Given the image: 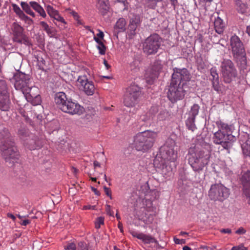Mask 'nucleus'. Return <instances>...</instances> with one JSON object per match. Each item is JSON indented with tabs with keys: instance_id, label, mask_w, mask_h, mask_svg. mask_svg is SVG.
<instances>
[{
	"instance_id": "nucleus-19",
	"label": "nucleus",
	"mask_w": 250,
	"mask_h": 250,
	"mask_svg": "<svg viewBox=\"0 0 250 250\" xmlns=\"http://www.w3.org/2000/svg\"><path fill=\"white\" fill-rule=\"evenodd\" d=\"M141 23L140 17L139 15H134L130 19L128 25V36L129 39H132L136 34V31Z\"/></svg>"
},
{
	"instance_id": "nucleus-20",
	"label": "nucleus",
	"mask_w": 250,
	"mask_h": 250,
	"mask_svg": "<svg viewBox=\"0 0 250 250\" xmlns=\"http://www.w3.org/2000/svg\"><path fill=\"white\" fill-rule=\"evenodd\" d=\"M161 69L162 66L159 64L157 66L153 65L152 68L148 71L146 76V82L148 83L151 84L158 77Z\"/></svg>"
},
{
	"instance_id": "nucleus-1",
	"label": "nucleus",
	"mask_w": 250,
	"mask_h": 250,
	"mask_svg": "<svg viewBox=\"0 0 250 250\" xmlns=\"http://www.w3.org/2000/svg\"><path fill=\"white\" fill-rule=\"evenodd\" d=\"M176 146L175 141L168 138L165 144L160 147L159 153L154 160L155 167L163 169L166 166L167 162L175 161L177 158V152L175 149Z\"/></svg>"
},
{
	"instance_id": "nucleus-8",
	"label": "nucleus",
	"mask_w": 250,
	"mask_h": 250,
	"mask_svg": "<svg viewBox=\"0 0 250 250\" xmlns=\"http://www.w3.org/2000/svg\"><path fill=\"white\" fill-rule=\"evenodd\" d=\"M213 142L216 145H221L224 149L229 150L236 140V137L230 134H225L218 130L213 134Z\"/></svg>"
},
{
	"instance_id": "nucleus-53",
	"label": "nucleus",
	"mask_w": 250,
	"mask_h": 250,
	"mask_svg": "<svg viewBox=\"0 0 250 250\" xmlns=\"http://www.w3.org/2000/svg\"><path fill=\"white\" fill-rule=\"evenodd\" d=\"M248 248L244 247V245H241L238 246L233 247L231 250H247Z\"/></svg>"
},
{
	"instance_id": "nucleus-62",
	"label": "nucleus",
	"mask_w": 250,
	"mask_h": 250,
	"mask_svg": "<svg viewBox=\"0 0 250 250\" xmlns=\"http://www.w3.org/2000/svg\"><path fill=\"white\" fill-rule=\"evenodd\" d=\"M104 63L107 70L109 69V68H110V65L108 64L106 60H104Z\"/></svg>"
},
{
	"instance_id": "nucleus-38",
	"label": "nucleus",
	"mask_w": 250,
	"mask_h": 250,
	"mask_svg": "<svg viewBox=\"0 0 250 250\" xmlns=\"http://www.w3.org/2000/svg\"><path fill=\"white\" fill-rule=\"evenodd\" d=\"M46 11L50 17L53 19L59 14V12L55 9L52 6L47 5L45 6Z\"/></svg>"
},
{
	"instance_id": "nucleus-10",
	"label": "nucleus",
	"mask_w": 250,
	"mask_h": 250,
	"mask_svg": "<svg viewBox=\"0 0 250 250\" xmlns=\"http://www.w3.org/2000/svg\"><path fill=\"white\" fill-rule=\"evenodd\" d=\"M140 94V88L136 84L130 85L125 93L124 99L125 105L132 107L137 103V99Z\"/></svg>"
},
{
	"instance_id": "nucleus-33",
	"label": "nucleus",
	"mask_w": 250,
	"mask_h": 250,
	"mask_svg": "<svg viewBox=\"0 0 250 250\" xmlns=\"http://www.w3.org/2000/svg\"><path fill=\"white\" fill-rule=\"evenodd\" d=\"M21 6L23 12H25L27 14L29 15L32 17H35V13L31 9L30 2L27 3V2L21 1Z\"/></svg>"
},
{
	"instance_id": "nucleus-35",
	"label": "nucleus",
	"mask_w": 250,
	"mask_h": 250,
	"mask_svg": "<svg viewBox=\"0 0 250 250\" xmlns=\"http://www.w3.org/2000/svg\"><path fill=\"white\" fill-rule=\"evenodd\" d=\"M126 21L124 18H120L116 22L114 28L119 29V31H125V30Z\"/></svg>"
},
{
	"instance_id": "nucleus-45",
	"label": "nucleus",
	"mask_w": 250,
	"mask_h": 250,
	"mask_svg": "<svg viewBox=\"0 0 250 250\" xmlns=\"http://www.w3.org/2000/svg\"><path fill=\"white\" fill-rule=\"evenodd\" d=\"M104 223V218H103L102 217H99L97 218V219L95 223V228L98 229H99L101 227V225H103Z\"/></svg>"
},
{
	"instance_id": "nucleus-47",
	"label": "nucleus",
	"mask_w": 250,
	"mask_h": 250,
	"mask_svg": "<svg viewBox=\"0 0 250 250\" xmlns=\"http://www.w3.org/2000/svg\"><path fill=\"white\" fill-rule=\"evenodd\" d=\"M197 66L199 69H204L206 65L202 60H200L197 61Z\"/></svg>"
},
{
	"instance_id": "nucleus-25",
	"label": "nucleus",
	"mask_w": 250,
	"mask_h": 250,
	"mask_svg": "<svg viewBox=\"0 0 250 250\" xmlns=\"http://www.w3.org/2000/svg\"><path fill=\"white\" fill-rule=\"evenodd\" d=\"M11 5L12 6L13 10L21 20L26 21L30 19L29 17L25 14L24 12L17 4L13 3L11 4Z\"/></svg>"
},
{
	"instance_id": "nucleus-30",
	"label": "nucleus",
	"mask_w": 250,
	"mask_h": 250,
	"mask_svg": "<svg viewBox=\"0 0 250 250\" xmlns=\"http://www.w3.org/2000/svg\"><path fill=\"white\" fill-rule=\"evenodd\" d=\"M10 101L9 97H0V110L8 111L10 108Z\"/></svg>"
},
{
	"instance_id": "nucleus-59",
	"label": "nucleus",
	"mask_w": 250,
	"mask_h": 250,
	"mask_svg": "<svg viewBox=\"0 0 250 250\" xmlns=\"http://www.w3.org/2000/svg\"><path fill=\"white\" fill-rule=\"evenodd\" d=\"M91 190H92V191H93L94 192V193L96 195H98V196H99L100 195V191H98L96 188L92 187Z\"/></svg>"
},
{
	"instance_id": "nucleus-52",
	"label": "nucleus",
	"mask_w": 250,
	"mask_h": 250,
	"mask_svg": "<svg viewBox=\"0 0 250 250\" xmlns=\"http://www.w3.org/2000/svg\"><path fill=\"white\" fill-rule=\"evenodd\" d=\"M71 14L73 16L74 18L78 21V23L82 24V23L79 20V16L78 13L74 11L71 12Z\"/></svg>"
},
{
	"instance_id": "nucleus-4",
	"label": "nucleus",
	"mask_w": 250,
	"mask_h": 250,
	"mask_svg": "<svg viewBox=\"0 0 250 250\" xmlns=\"http://www.w3.org/2000/svg\"><path fill=\"white\" fill-rule=\"evenodd\" d=\"M230 46L234 59L242 68H245L247 65L246 53L243 44L239 38L232 36L230 38Z\"/></svg>"
},
{
	"instance_id": "nucleus-28",
	"label": "nucleus",
	"mask_w": 250,
	"mask_h": 250,
	"mask_svg": "<svg viewBox=\"0 0 250 250\" xmlns=\"http://www.w3.org/2000/svg\"><path fill=\"white\" fill-rule=\"evenodd\" d=\"M217 125L219 128L218 130H220L222 132L225 133V134H232V130L234 129L233 125H228L222 122H217Z\"/></svg>"
},
{
	"instance_id": "nucleus-61",
	"label": "nucleus",
	"mask_w": 250,
	"mask_h": 250,
	"mask_svg": "<svg viewBox=\"0 0 250 250\" xmlns=\"http://www.w3.org/2000/svg\"><path fill=\"white\" fill-rule=\"evenodd\" d=\"M94 40L98 44H100V43L103 42L100 39V38H98L97 37H94Z\"/></svg>"
},
{
	"instance_id": "nucleus-64",
	"label": "nucleus",
	"mask_w": 250,
	"mask_h": 250,
	"mask_svg": "<svg viewBox=\"0 0 250 250\" xmlns=\"http://www.w3.org/2000/svg\"><path fill=\"white\" fill-rule=\"evenodd\" d=\"M93 165H94V167L95 168H96V167H100V166H101L100 163H99L97 161H95L94 162Z\"/></svg>"
},
{
	"instance_id": "nucleus-9",
	"label": "nucleus",
	"mask_w": 250,
	"mask_h": 250,
	"mask_svg": "<svg viewBox=\"0 0 250 250\" xmlns=\"http://www.w3.org/2000/svg\"><path fill=\"white\" fill-rule=\"evenodd\" d=\"M186 86L184 84L171 82L168 86L167 95L168 99L172 102L175 103L178 100L183 99L186 94Z\"/></svg>"
},
{
	"instance_id": "nucleus-27",
	"label": "nucleus",
	"mask_w": 250,
	"mask_h": 250,
	"mask_svg": "<svg viewBox=\"0 0 250 250\" xmlns=\"http://www.w3.org/2000/svg\"><path fill=\"white\" fill-rule=\"evenodd\" d=\"M138 239L142 241L146 244H149L151 243H158V241L155 237L150 234H146L143 233L138 237Z\"/></svg>"
},
{
	"instance_id": "nucleus-46",
	"label": "nucleus",
	"mask_w": 250,
	"mask_h": 250,
	"mask_svg": "<svg viewBox=\"0 0 250 250\" xmlns=\"http://www.w3.org/2000/svg\"><path fill=\"white\" fill-rule=\"evenodd\" d=\"M28 131L24 128H21L18 131V134L21 139L24 140V138L26 137Z\"/></svg>"
},
{
	"instance_id": "nucleus-14",
	"label": "nucleus",
	"mask_w": 250,
	"mask_h": 250,
	"mask_svg": "<svg viewBox=\"0 0 250 250\" xmlns=\"http://www.w3.org/2000/svg\"><path fill=\"white\" fill-rule=\"evenodd\" d=\"M173 73L171 76V82L184 84L187 86V82L190 79V74L188 70L185 68H178L175 67L173 69Z\"/></svg>"
},
{
	"instance_id": "nucleus-31",
	"label": "nucleus",
	"mask_w": 250,
	"mask_h": 250,
	"mask_svg": "<svg viewBox=\"0 0 250 250\" xmlns=\"http://www.w3.org/2000/svg\"><path fill=\"white\" fill-rule=\"evenodd\" d=\"M30 5L34 10L39 13V14L43 18L46 17V13L43 8L36 1H30Z\"/></svg>"
},
{
	"instance_id": "nucleus-12",
	"label": "nucleus",
	"mask_w": 250,
	"mask_h": 250,
	"mask_svg": "<svg viewBox=\"0 0 250 250\" xmlns=\"http://www.w3.org/2000/svg\"><path fill=\"white\" fill-rule=\"evenodd\" d=\"M11 29L13 32L14 42L28 46L32 45L29 38L23 33V27L18 22H14L12 23Z\"/></svg>"
},
{
	"instance_id": "nucleus-56",
	"label": "nucleus",
	"mask_w": 250,
	"mask_h": 250,
	"mask_svg": "<svg viewBox=\"0 0 250 250\" xmlns=\"http://www.w3.org/2000/svg\"><path fill=\"white\" fill-rule=\"evenodd\" d=\"M170 1L171 5L173 6V8L175 9L176 6L178 5V0H169Z\"/></svg>"
},
{
	"instance_id": "nucleus-26",
	"label": "nucleus",
	"mask_w": 250,
	"mask_h": 250,
	"mask_svg": "<svg viewBox=\"0 0 250 250\" xmlns=\"http://www.w3.org/2000/svg\"><path fill=\"white\" fill-rule=\"evenodd\" d=\"M40 25L49 37H54L56 32L53 27L49 26L46 22L43 21H40Z\"/></svg>"
},
{
	"instance_id": "nucleus-41",
	"label": "nucleus",
	"mask_w": 250,
	"mask_h": 250,
	"mask_svg": "<svg viewBox=\"0 0 250 250\" xmlns=\"http://www.w3.org/2000/svg\"><path fill=\"white\" fill-rule=\"evenodd\" d=\"M164 0H147V4L148 7L151 9H155L158 2H162Z\"/></svg>"
},
{
	"instance_id": "nucleus-44",
	"label": "nucleus",
	"mask_w": 250,
	"mask_h": 250,
	"mask_svg": "<svg viewBox=\"0 0 250 250\" xmlns=\"http://www.w3.org/2000/svg\"><path fill=\"white\" fill-rule=\"evenodd\" d=\"M247 7L244 3H240L237 8L238 11L242 14L245 13L247 10Z\"/></svg>"
},
{
	"instance_id": "nucleus-34",
	"label": "nucleus",
	"mask_w": 250,
	"mask_h": 250,
	"mask_svg": "<svg viewBox=\"0 0 250 250\" xmlns=\"http://www.w3.org/2000/svg\"><path fill=\"white\" fill-rule=\"evenodd\" d=\"M1 96L9 97L7 85L4 80H0V97Z\"/></svg>"
},
{
	"instance_id": "nucleus-21",
	"label": "nucleus",
	"mask_w": 250,
	"mask_h": 250,
	"mask_svg": "<svg viewBox=\"0 0 250 250\" xmlns=\"http://www.w3.org/2000/svg\"><path fill=\"white\" fill-rule=\"evenodd\" d=\"M249 134H245L240 137L241 148L245 157L250 156V141Z\"/></svg>"
},
{
	"instance_id": "nucleus-16",
	"label": "nucleus",
	"mask_w": 250,
	"mask_h": 250,
	"mask_svg": "<svg viewBox=\"0 0 250 250\" xmlns=\"http://www.w3.org/2000/svg\"><path fill=\"white\" fill-rule=\"evenodd\" d=\"M14 86L17 90H21L22 92L29 85L30 77L28 75L21 72H17L13 76Z\"/></svg>"
},
{
	"instance_id": "nucleus-11",
	"label": "nucleus",
	"mask_w": 250,
	"mask_h": 250,
	"mask_svg": "<svg viewBox=\"0 0 250 250\" xmlns=\"http://www.w3.org/2000/svg\"><path fill=\"white\" fill-rule=\"evenodd\" d=\"M222 73L224 81L230 83L237 76V71L234 65L230 60H225L221 64Z\"/></svg>"
},
{
	"instance_id": "nucleus-51",
	"label": "nucleus",
	"mask_w": 250,
	"mask_h": 250,
	"mask_svg": "<svg viewBox=\"0 0 250 250\" xmlns=\"http://www.w3.org/2000/svg\"><path fill=\"white\" fill-rule=\"evenodd\" d=\"M173 240L175 244H185L186 243V240L185 239H179L174 237L173 238Z\"/></svg>"
},
{
	"instance_id": "nucleus-2",
	"label": "nucleus",
	"mask_w": 250,
	"mask_h": 250,
	"mask_svg": "<svg viewBox=\"0 0 250 250\" xmlns=\"http://www.w3.org/2000/svg\"><path fill=\"white\" fill-rule=\"evenodd\" d=\"M188 155V163L195 171L202 170L208 165L210 157L208 151L199 150L195 146L189 148Z\"/></svg>"
},
{
	"instance_id": "nucleus-48",
	"label": "nucleus",
	"mask_w": 250,
	"mask_h": 250,
	"mask_svg": "<svg viewBox=\"0 0 250 250\" xmlns=\"http://www.w3.org/2000/svg\"><path fill=\"white\" fill-rule=\"evenodd\" d=\"M76 247L75 244L71 243L68 244L67 246L65 247V250H76Z\"/></svg>"
},
{
	"instance_id": "nucleus-18",
	"label": "nucleus",
	"mask_w": 250,
	"mask_h": 250,
	"mask_svg": "<svg viewBox=\"0 0 250 250\" xmlns=\"http://www.w3.org/2000/svg\"><path fill=\"white\" fill-rule=\"evenodd\" d=\"M241 184L244 195L249 198L248 203L250 201V171L248 170L240 178Z\"/></svg>"
},
{
	"instance_id": "nucleus-43",
	"label": "nucleus",
	"mask_w": 250,
	"mask_h": 250,
	"mask_svg": "<svg viewBox=\"0 0 250 250\" xmlns=\"http://www.w3.org/2000/svg\"><path fill=\"white\" fill-rule=\"evenodd\" d=\"M98 49L99 50V53L101 55H104L106 51V46L103 43V42L98 44L97 46Z\"/></svg>"
},
{
	"instance_id": "nucleus-40",
	"label": "nucleus",
	"mask_w": 250,
	"mask_h": 250,
	"mask_svg": "<svg viewBox=\"0 0 250 250\" xmlns=\"http://www.w3.org/2000/svg\"><path fill=\"white\" fill-rule=\"evenodd\" d=\"M27 146L28 145V147L30 149H35L40 147L39 141L35 142L33 139L29 140L27 143Z\"/></svg>"
},
{
	"instance_id": "nucleus-58",
	"label": "nucleus",
	"mask_w": 250,
	"mask_h": 250,
	"mask_svg": "<svg viewBox=\"0 0 250 250\" xmlns=\"http://www.w3.org/2000/svg\"><path fill=\"white\" fill-rule=\"evenodd\" d=\"M99 33H98L97 34V37H98V38H100V39L101 40H103L104 39V34L103 33V32H102V31L99 30Z\"/></svg>"
},
{
	"instance_id": "nucleus-24",
	"label": "nucleus",
	"mask_w": 250,
	"mask_h": 250,
	"mask_svg": "<svg viewBox=\"0 0 250 250\" xmlns=\"http://www.w3.org/2000/svg\"><path fill=\"white\" fill-rule=\"evenodd\" d=\"M96 6L99 12L103 15H104L109 8L108 0H98Z\"/></svg>"
},
{
	"instance_id": "nucleus-29",
	"label": "nucleus",
	"mask_w": 250,
	"mask_h": 250,
	"mask_svg": "<svg viewBox=\"0 0 250 250\" xmlns=\"http://www.w3.org/2000/svg\"><path fill=\"white\" fill-rule=\"evenodd\" d=\"M54 23L60 29L63 30L66 28L67 22L64 18L60 14L56 16L54 19Z\"/></svg>"
},
{
	"instance_id": "nucleus-17",
	"label": "nucleus",
	"mask_w": 250,
	"mask_h": 250,
	"mask_svg": "<svg viewBox=\"0 0 250 250\" xmlns=\"http://www.w3.org/2000/svg\"><path fill=\"white\" fill-rule=\"evenodd\" d=\"M65 107V110L63 108L60 109L64 112L68 113L70 114H80L83 112V107L78 103L73 102L71 99H68L66 101V104H63Z\"/></svg>"
},
{
	"instance_id": "nucleus-42",
	"label": "nucleus",
	"mask_w": 250,
	"mask_h": 250,
	"mask_svg": "<svg viewBox=\"0 0 250 250\" xmlns=\"http://www.w3.org/2000/svg\"><path fill=\"white\" fill-rule=\"evenodd\" d=\"M90 247L88 244L81 241L78 244V250H89Z\"/></svg>"
},
{
	"instance_id": "nucleus-54",
	"label": "nucleus",
	"mask_w": 250,
	"mask_h": 250,
	"mask_svg": "<svg viewBox=\"0 0 250 250\" xmlns=\"http://www.w3.org/2000/svg\"><path fill=\"white\" fill-rule=\"evenodd\" d=\"M246 232V230L243 228L240 227L235 231V233L237 234H243Z\"/></svg>"
},
{
	"instance_id": "nucleus-32",
	"label": "nucleus",
	"mask_w": 250,
	"mask_h": 250,
	"mask_svg": "<svg viewBox=\"0 0 250 250\" xmlns=\"http://www.w3.org/2000/svg\"><path fill=\"white\" fill-rule=\"evenodd\" d=\"M214 25L215 30L217 33L218 34L223 33L225 25L223 20L221 18L217 17L215 19Z\"/></svg>"
},
{
	"instance_id": "nucleus-3",
	"label": "nucleus",
	"mask_w": 250,
	"mask_h": 250,
	"mask_svg": "<svg viewBox=\"0 0 250 250\" xmlns=\"http://www.w3.org/2000/svg\"><path fill=\"white\" fill-rule=\"evenodd\" d=\"M157 137V132L150 130L138 133L134 138L136 149L137 151H147L153 146Z\"/></svg>"
},
{
	"instance_id": "nucleus-23",
	"label": "nucleus",
	"mask_w": 250,
	"mask_h": 250,
	"mask_svg": "<svg viewBox=\"0 0 250 250\" xmlns=\"http://www.w3.org/2000/svg\"><path fill=\"white\" fill-rule=\"evenodd\" d=\"M55 102L57 104L58 108H63L65 110V107L63 105V104H66V101L68 100L66 94L62 92L57 93L55 95Z\"/></svg>"
},
{
	"instance_id": "nucleus-5",
	"label": "nucleus",
	"mask_w": 250,
	"mask_h": 250,
	"mask_svg": "<svg viewBox=\"0 0 250 250\" xmlns=\"http://www.w3.org/2000/svg\"><path fill=\"white\" fill-rule=\"evenodd\" d=\"M163 40L157 34H151L143 42V52L147 56L156 54L160 49Z\"/></svg>"
},
{
	"instance_id": "nucleus-55",
	"label": "nucleus",
	"mask_w": 250,
	"mask_h": 250,
	"mask_svg": "<svg viewBox=\"0 0 250 250\" xmlns=\"http://www.w3.org/2000/svg\"><path fill=\"white\" fill-rule=\"evenodd\" d=\"M30 222H31V221L29 220H28V219H24V220H23L22 219V220H21L20 224L22 226H26L27 225H28L29 224H30Z\"/></svg>"
},
{
	"instance_id": "nucleus-13",
	"label": "nucleus",
	"mask_w": 250,
	"mask_h": 250,
	"mask_svg": "<svg viewBox=\"0 0 250 250\" xmlns=\"http://www.w3.org/2000/svg\"><path fill=\"white\" fill-rule=\"evenodd\" d=\"M79 89L87 96L93 95L96 90L93 82L89 80L85 75L79 76L77 79Z\"/></svg>"
},
{
	"instance_id": "nucleus-22",
	"label": "nucleus",
	"mask_w": 250,
	"mask_h": 250,
	"mask_svg": "<svg viewBox=\"0 0 250 250\" xmlns=\"http://www.w3.org/2000/svg\"><path fill=\"white\" fill-rule=\"evenodd\" d=\"M210 74L211 77L209 78V80L212 82L213 89L215 91H219L220 87L219 86V76L216 67H212L210 69Z\"/></svg>"
},
{
	"instance_id": "nucleus-37",
	"label": "nucleus",
	"mask_w": 250,
	"mask_h": 250,
	"mask_svg": "<svg viewBox=\"0 0 250 250\" xmlns=\"http://www.w3.org/2000/svg\"><path fill=\"white\" fill-rule=\"evenodd\" d=\"M200 108V106L198 104H194L188 113V116L195 118L199 113Z\"/></svg>"
},
{
	"instance_id": "nucleus-50",
	"label": "nucleus",
	"mask_w": 250,
	"mask_h": 250,
	"mask_svg": "<svg viewBox=\"0 0 250 250\" xmlns=\"http://www.w3.org/2000/svg\"><path fill=\"white\" fill-rule=\"evenodd\" d=\"M104 191L105 193V194L108 196L110 199H112V194H111V190L109 188L105 186L104 187Z\"/></svg>"
},
{
	"instance_id": "nucleus-15",
	"label": "nucleus",
	"mask_w": 250,
	"mask_h": 250,
	"mask_svg": "<svg viewBox=\"0 0 250 250\" xmlns=\"http://www.w3.org/2000/svg\"><path fill=\"white\" fill-rule=\"evenodd\" d=\"M26 100L34 105L40 104L41 98L39 94V89L36 86H29L22 92Z\"/></svg>"
},
{
	"instance_id": "nucleus-39",
	"label": "nucleus",
	"mask_w": 250,
	"mask_h": 250,
	"mask_svg": "<svg viewBox=\"0 0 250 250\" xmlns=\"http://www.w3.org/2000/svg\"><path fill=\"white\" fill-rule=\"evenodd\" d=\"M140 61L138 59H134L132 62L129 64V67L131 71L134 72L138 71L139 69Z\"/></svg>"
},
{
	"instance_id": "nucleus-36",
	"label": "nucleus",
	"mask_w": 250,
	"mask_h": 250,
	"mask_svg": "<svg viewBox=\"0 0 250 250\" xmlns=\"http://www.w3.org/2000/svg\"><path fill=\"white\" fill-rule=\"evenodd\" d=\"M195 118L188 116L186 121V125L188 129L194 131L197 128L195 124Z\"/></svg>"
},
{
	"instance_id": "nucleus-7",
	"label": "nucleus",
	"mask_w": 250,
	"mask_h": 250,
	"mask_svg": "<svg viewBox=\"0 0 250 250\" xmlns=\"http://www.w3.org/2000/svg\"><path fill=\"white\" fill-rule=\"evenodd\" d=\"M0 151L2 158L6 162H14L19 158L20 154L14 141L7 144L2 145Z\"/></svg>"
},
{
	"instance_id": "nucleus-57",
	"label": "nucleus",
	"mask_w": 250,
	"mask_h": 250,
	"mask_svg": "<svg viewBox=\"0 0 250 250\" xmlns=\"http://www.w3.org/2000/svg\"><path fill=\"white\" fill-rule=\"evenodd\" d=\"M220 232L223 233H231V230L229 229H223L220 230Z\"/></svg>"
},
{
	"instance_id": "nucleus-49",
	"label": "nucleus",
	"mask_w": 250,
	"mask_h": 250,
	"mask_svg": "<svg viewBox=\"0 0 250 250\" xmlns=\"http://www.w3.org/2000/svg\"><path fill=\"white\" fill-rule=\"evenodd\" d=\"M105 210L108 215L111 216H114V212L111 210L110 206L106 205Z\"/></svg>"
},
{
	"instance_id": "nucleus-60",
	"label": "nucleus",
	"mask_w": 250,
	"mask_h": 250,
	"mask_svg": "<svg viewBox=\"0 0 250 250\" xmlns=\"http://www.w3.org/2000/svg\"><path fill=\"white\" fill-rule=\"evenodd\" d=\"M83 208L85 209H94L95 208V206H91L90 205H87V206H84Z\"/></svg>"
},
{
	"instance_id": "nucleus-63",
	"label": "nucleus",
	"mask_w": 250,
	"mask_h": 250,
	"mask_svg": "<svg viewBox=\"0 0 250 250\" xmlns=\"http://www.w3.org/2000/svg\"><path fill=\"white\" fill-rule=\"evenodd\" d=\"M142 233H138L137 232L134 231L132 233V235L133 237H136L138 239V236L142 234Z\"/></svg>"
},
{
	"instance_id": "nucleus-6",
	"label": "nucleus",
	"mask_w": 250,
	"mask_h": 250,
	"mask_svg": "<svg viewBox=\"0 0 250 250\" xmlns=\"http://www.w3.org/2000/svg\"><path fill=\"white\" fill-rule=\"evenodd\" d=\"M230 195L229 188L222 184L212 185L208 192V195L211 200L223 202Z\"/></svg>"
}]
</instances>
